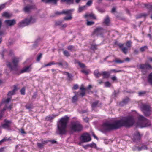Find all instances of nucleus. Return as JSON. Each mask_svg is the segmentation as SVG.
Segmentation results:
<instances>
[{
	"label": "nucleus",
	"instance_id": "nucleus-1",
	"mask_svg": "<svg viewBox=\"0 0 152 152\" xmlns=\"http://www.w3.org/2000/svg\"><path fill=\"white\" fill-rule=\"evenodd\" d=\"M135 122L134 117L132 116H129L113 123L109 121L104 123L102 125L100 130L103 133H105L110 131L118 129L123 126L129 127L132 126Z\"/></svg>",
	"mask_w": 152,
	"mask_h": 152
},
{
	"label": "nucleus",
	"instance_id": "nucleus-2",
	"mask_svg": "<svg viewBox=\"0 0 152 152\" xmlns=\"http://www.w3.org/2000/svg\"><path fill=\"white\" fill-rule=\"evenodd\" d=\"M69 121V117L65 116L61 118L57 122V133L63 135L66 132V127Z\"/></svg>",
	"mask_w": 152,
	"mask_h": 152
},
{
	"label": "nucleus",
	"instance_id": "nucleus-3",
	"mask_svg": "<svg viewBox=\"0 0 152 152\" xmlns=\"http://www.w3.org/2000/svg\"><path fill=\"white\" fill-rule=\"evenodd\" d=\"M19 61V58L15 57L12 60V63L8 62L7 64V66L9 67L11 71H18V66Z\"/></svg>",
	"mask_w": 152,
	"mask_h": 152
},
{
	"label": "nucleus",
	"instance_id": "nucleus-4",
	"mask_svg": "<svg viewBox=\"0 0 152 152\" xmlns=\"http://www.w3.org/2000/svg\"><path fill=\"white\" fill-rule=\"evenodd\" d=\"M83 126L78 121L72 122L69 126L70 130L74 132H79L82 131Z\"/></svg>",
	"mask_w": 152,
	"mask_h": 152
},
{
	"label": "nucleus",
	"instance_id": "nucleus-5",
	"mask_svg": "<svg viewBox=\"0 0 152 152\" xmlns=\"http://www.w3.org/2000/svg\"><path fill=\"white\" fill-rule=\"evenodd\" d=\"M35 21V19L31 17L28 19H26L25 20L20 22L18 24V26L20 27H23L29 24L33 23Z\"/></svg>",
	"mask_w": 152,
	"mask_h": 152
},
{
	"label": "nucleus",
	"instance_id": "nucleus-6",
	"mask_svg": "<svg viewBox=\"0 0 152 152\" xmlns=\"http://www.w3.org/2000/svg\"><path fill=\"white\" fill-rule=\"evenodd\" d=\"M137 67L139 69L142 70L141 71L143 74H145L147 72V70L152 69V66L147 63L140 64Z\"/></svg>",
	"mask_w": 152,
	"mask_h": 152
},
{
	"label": "nucleus",
	"instance_id": "nucleus-7",
	"mask_svg": "<svg viewBox=\"0 0 152 152\" xmlns=\"http://www.w3.org/2000/svg\"><path fill=\"white\" fill-rule=\"evenodd\" d=\"M141 110L146 116H148L150 114L151 107L150 105L146 104H142L140 106Z\"/></svg>",
	"mask_w": 152,
	"mask_h": 152
},
{
	"label": "nucleus",
	"instance_id": "nucleus-8",
	"mask_svg": "<svg viewBox=\"0 0 152 152\" xmlns=\"http://www.w3.org/2000/svg\"><path fill=\"white\" fill-rule=\"evenodd\" d=\"M138 119L139 121L141 123L139 126L140 128L146 127L149 124L148 121L142 115H139Z\"/></svg>",
	"mask_w": 152,
	"mask_h": 152
},
{
	"label": "nucleus",
	"instance_id": "nucleus-9",
	"mask_svg": "<svg viewBox=\"0 0 152 152\" xmlns=\"http://www.w3.org/2000/svg\"><path fill=\"white\" fill-rule=\"evenodd\" d=\"M104 29L101 27H97L92 33L93 35H102L104 33Z\"/></svg>",
	"mask_w": 152,
	"mask_h": 152
},
{
	"label": "nucleus",
	"instance_id": "nucleus-10",
	"mask_svg": "<svg viewBox=\"0 0 152 152\" xmlns=\"http://www.w3.org/2000/svg\"><path fill=\"white\" fill-rule=\"evenodd\" d=\"M36 9V7L35 5H28L25 6L23 8V11L26 13L30 12L31 10Z\"/></svg>",
	"mask_w": 152,
	"mask_h": 152
},
{
	"label": "nucleus",
	"instance_id": "nucleus-11",
	"mask_svg": "<svg viewBox=\"0 0 152 152\" xmlns=\"http://www.w3.org/2000/svg\"><path fill=\"white\" fill-rule=\"evenodd\" d=\"M80 138L83 142H88L91 140L89 134L88 133L83 134L81 136Z\"/></svg>",
	"mask_w": 152,
	"mask_h": 152
},
{
	"label": "nucleus",
	"instance_id": "nucleus-12",
	"mask_svg": "<svg viewBox=\"0 0 152 152\" xmlns=\"http://www.w3.org/2000/svg\"><path fill=\"white\" fill-rule=\"evenodd\" d=\"M4 23L7 26H11L16 24V21L15 19L6 20L4 21Z\"/></svg>",
	"mask_w": 152,
	"mask_h": 152
},
{
	"label": "nucleus",
	"instance_id": "nucleus-13",
	"mask_svg": "<svg viewBox=\"0 0 152 152\" xmlns=\"http://www.w3.org/2000/svg\"><path fill=\"white\" fill-rule=\"evenodd\" d=\"M84 17L86 19V20H89V18H91L93 19H95L96 18L95 15L92 13L85 14Z\"/></svg>",
	"mask_w": 152,
	"mask_h": 152
},
{
	"label": "nucleus",
	"instance_id": "nucleus-14",
	"mask_svg": "<svg viewBox=\"0 0 152 152\" xmlns=\"http://www.w3.org/2000/svg\"><path fill=\"white\" fill-rule=\"evenodd\" d=\"M11 123L10 121L5 120H4V123L2 125V127L5 129H8L10 127Z\"/></svg>",
	"mask_w": 152,
	"mask_h": 152
},
{
	"label": "nucleus",
	"instance_id": "nucleus-15",
	"mask_svg": "<svg viewBox=\"0 0 152 152\" xmlns=\"http://www.w3.org/2000/svg\"><path fill=\"white\" fill-rule=\"evenodd\" d=\"M56 64L58 65L59 66L64 68H66L68 66V64L63 61L60 62H56Z\"/></svg>",
	"mask_w": 152,
	"mask_h": 152
},
{
	"label": "nucleus",
	"instance_id": "nucleus-16",
	"mask_svg": "<svg viewBox=\"0 0 152 152\" xmlns=\"http://www.w3.org/2000/svg\"><path fill=\"white\" fill-rule=\"evenodd\" d=\"M103 23L106 26H109L110 24V20L109 17L107 15L104 19Z\"/></svg>",
	"mask_w": 152,
	"mask_h": 152
},
{
	"label": "nucleus",
	"instance_id": "nucleus-17",
	"mask_svg": "<svg viewBox=\"0 0 152 152\" xmlns=\"http://www.w3.org/2000/svg\"><path fill=\"white\" fill-rule=\"evenodd\" d=\"M129 98L126 97L121 102L119 103V105L121 106H124V105L127 104L129 101Z\"/></svg>",
	"mask_w": 152,
	"mask_h": 152
},
{
	"label": "nucleus",
	"instance_id": "nucleus-18",
	"mask_svg": "<svg viewBox=\"0 0 152 152\" xmlns=\"http://www.w3.org/2000/svg\"><path fill=\"white\" fill-rule=\"evenodd\" d=\"M74 10V9H71L69 10H63L62 11V13L63 14H64L67 15H70L72 12Z\"/></svg>",
	"mask_w": 152,
	"mask_h": 152
},
{
	"label": "nucleus",
	"instance_id": "nucleus-19",
	"mask_svg": "<svg viewBox=\"0 0 152 152\" xmlns=\"http://www.w3.org/2000/svg\"><path fill=\"white\" fill-rule=\"evenodd\" d=\"M30 67V66H28L23 68L20 71L18 75L25 72H28L30 71L29 69Z\"/></svg>",
	"mask_w": 152,
	"mask_h": 152
},
{
	"label": "nucleus",
	"instance_id": "nucleus-20",
	"mask_svg": "<svg viewBox=\"0 0 152 152\" xmlns=\"http://www.w3.org/2000/svg\"><path fill=\"white\" fill-rule=\"evenodd\" d=\"M102 75L103 76L104 78H108L110 74V72H107L106 71L102 72Z\"/></svg>",
	"mask_w": 152,
	"mask_h": 152
},
{
	"label": "nucleus",
	"instance_id": "nucleus-21",
	"mask_svg": "<svg viewBox=\"0 0 152 152\" xmlns=\"http://www.w3.org/2000/svg\"><path fill=\"white\" fill-rule=\"evenodd\" d=\"M48 142V141H44L42 142V143H37V145L38 147L40 149H42L43 148L44 145L46 143Z\"/></svg>",
	"mask_w": 152,
	"mask_h": 152
},
{
	"label": "nucleus",
	"instance_id": "nucleus-22",
	"mask_svg": "<svg viewBox=\"0 0 152 152\" xmlns=\"http://www.w3.org/2000/svg\"><path fill=\"white\" fill-rule=\"evenodd\" d=\"M134 139L136 140H140L141 138V137L140 134L138 132L136 133V134H134L133 137Z\"/></svg>",
	"mask_w": 152,
	"mask_h": 152
},
{
	"label": "nucleus",
	"instance_id": "nucleus-23",
	"mask_svg": "<svg viewBox=\"0 0 152 152\" xmlns=\"http://www.w3.org/2000/svg\"><path fill=\"white\" fill-rule=\"evenodd\" d=\"M102 72H99L98 70H96L94 72V74L96 78H99V77L102 75Z\"/></svg>",
	"mask_w": 152,
	"mask_h": 152
},
{
	"label": "nucleus",
	"instance_id": "nucleus-24",
	"mask_svg": "<svg viewBox=\"0 0 152 152\" xmlns=\"http://www.w3.org/2000/svg\"><path fill=\"white\" fill-rule=\"evenodd\" d=\"M42 2L45 3L52 2L54 4H56L57 3V0H41Z\"/></svg>",
	"mask_w": 152,
	"mask_h": 152
},
{
	"label": "nucleus",
	"instance_id": "nucleus-25",
	"mask_svg": "<svg viewBox=\"0 0 152 152\" xmlns=\"http://www.w3.org/2000/svg\"><path fill=\"white\" fill-rule=\"evenodd\" d=\"M148 83L152 85V72L148 75Z\"/></svg>",
	"mask_w": 152,
	"mask_h": 152
},
{
	"label": "nucleus",
	"instance_id": "nucleus-26",
	"mask_svg": "<svg viewBox=\"0 0 152 152\" xmlns=\"http://www.w3.org/2000/svg\"><path fill=\"white\" fill-rule=\"evenodd\" d=\"M147 149V147L146 145H143L141 147H136V149L139 151L142 150H146Z\"/></svg>",
	"mask_w": 152,
	"mask_h": 152
},
{
	"label": "nucleus",
	"instance_id": "nucleus-27",
	"mask_svg": "<svg viewBox=\"0 0 152 152\" xmlns=\"http://www.w3.org/2000/svg\"><path fill=\"white\" fill-rule=\"evenodd\" d=\"M148 14H145V13H141L139 14L138 15H136V18L137 19H138L140 18H141L142 17H145Z\"/></svg>",
	"mask_w": 152,
	"mask_h": 152
},
{
	"label": "nucleus",
	"instance_id": "nucleus-28",
	"mask_svg": "<svg viewBox=\"0 0 152 152\" xmlns=\"http://www.w3.org/2000/svg\"><path fill=\"white\" fill-rule=\"evenodd\" d=\"M67 49L71 51H74L76 50L74 46L70 45L67 47Z\"/></svg>",
	"mask_w": 152,
	"mask_h": 152
},
{
	"label": "nucleus",
	"instance_id": "nucleus-29",
	"mask_svg": "<svg viewBox=\"0 0 152 152\" xmlns=\"http://www.w3.org/2000/svg\"><path fill=\"white\" fill-rule=\"evenodd\" d=\"M17 90V88L16 87H14V88L12 91H10L8 92L7 95L8 96H10L13 95L15 93V92Z\"/></svg>",
	"mask_w": 152,
	"mask_h": 152
},
{
	"label": "nucleus",
	"instance_id": "nucleus-30",
	"mask_svg": "<svg viewBox=\"0 0 152 152\" xmlns=\"http://www.w3.org/2000/svg\"><path fill=\"white\" fill-rule=\"evenodd\" d=\"M56 116L53 115H49L46 118V119L48 121H50L54 118Z\"/></svg>",
	"mask_w": 152,
	"mask_h": 152
},
{
	"label": "nucleus",
	"instance_id": "nucleus-31",
	"mask_svg": "<svg viewBox=\"0 0 152 152\" xmlns=\"http://www.w3.org/2000/svg\"><path fill=\"white\" fill-rule=\"evenodd\" d=\"M124 60H121L119 59H116L115 60H113L112 62H115L117 63H122L124 62Z\"/></svg>",
	"mask_w": 152,
	"mask_h": 152
},
{
	"label": "nucleus",
	"instance_id": "nucleus-32",
	"mask_svg": "<svg viewBox=\"0 0 152 152\" xmlns=\"http://www.w3.org/2000/svg\"><path fill=\"white\" fill-rule=\"evenodd\" d=\"M62 2H66L67 4H72L73 0H61Z\"/></svg>",
	"mask_w": 152,
	"mask_h": 152
},
{
	"label": "nucleus",
	"instance_id": "nucleus-33",
	"mask_svg": "<svg viewBox=\"0 0 152 152\" xmlns=\"http://www.w3.org/2000/svg\"><path fill=\"white\" fill-rule=\"evenodd\" d=\"M86 5L79 7L78 9L79 12H82L86 9Z\"/></svg>",
	"mask_w": 152,
	"mask_h": 152
},
{
	"label": "nucleus",
	"instance_id": "nucleus-34",
	"mask_svg": "<svg viewBox=\"0 0 152 152\" xmlns=\"http://www.w3.org/2000/svg\"><path fill=\"white\" fill-rule=\"evenodd\" d=\"M98 103V101H96L92 103L91 106L92 107L93 109H94L96 108L97 106V104Z\"/></svg>",
	"mask_w": 152,
	"mask_h": 152
},
{
	"label": "nucleus",
	"instance_id": "nucleus-35",
	"mask_svg": "<svg viewBox=\"0 0 152 152\" xmlns=\"http://www.w3.org/2000/svg\"><path fill=\"white\" fill-rule=\"evenodd\" d=\"M78 98L77 96L75 95L74 96L72 99V101L73 103H75L77 101V100Z\"/></svg>",
	"mask_w": 152,
	"mask_h": 152
},
{
	"label": "nucleus",
	"instance_id": "nucleus-36",
	"mask_svg": "<svg viewBox=\"0 0 152 152\" xmlns=\"http://www.w3.org/2000/svg\"><path fill=\"white\" fill-rule=\"evenodd\" d=\"M145 6L147 9H148L152 11V5L150 4H145Z\"/></svg>",
	"mask_w": 152,
	"mask_h": 152
},
{
	"label": "nucleus",
	"instance_id": "nucleus-37",
	"mask_svg": "<svg viewBox=\"0 0 152 152\" xmlns=\"http://www.w3.org/2000/svg\"><path fill=\"white\" fill-rule=\"evenodd\" d=\"M88 20H86L87 22L86 23V24L87 26H92L94 23V22L89 21Z\"/></svg>",
	"mask_w": 152,
	"mask_h": 152
},
{
	"label": "nucleus",
	"instance_id": "nucleus-38",
	"mask_svg": "<svg viewBox=\"0 0 152 152\" xmlns=\"http://www.w3.org/2000/svg\"><path fill=\"white\" fill-rule=\"evenodd\" d=\"M63 54L65 56L67 57L70 56V54L67 50H64L63 51Z\"/></svg>",
	"mask_w": 152,
	"mask_h": 152
},
{
	"label": "nucleus",
	"instance_id": "nucleus-39",
	"mask_svg": "<svg viewBox=\"0 0 152 152\" xmlns=\"http://www.w3.org/2000/svg\"><path fill=\"white\" fill-rule=\"evenodd\" d=\"M110 74H111L112 72H121V70H117L115 69H113L110 70Z\"/></svg>",
	"mask_w": 152,
	"mask_h": 152
},
{
	"label": "nucleus",
	"instance_id": "nucleus-40",
	"mask_svg": "<svg viewBox=\"0 0 152 152\" xmlns=\"http://www.w3.org/2000/svg\"><path fill=\"white\" fill-rule=\"evenodd\" d=\"M104 85L106 87H109L110 86L111 84L109 81H107L104 83Z\"/></svg>",
	"mask_w": 152,
	"mask_h": 152
},
{
	"label": "nucleus",
	"instance_id": "nucleus-41",
	"mask_svg": "<svg viewBox=\"0 0 152 152\" xmlns=\"http://www.w3.org/2000/svg\"><path fill=\"white\" fill-rule=\"evenodd\" d=\"M146 91H142L138 93L139 95L140 96H143L146 94Z\"/></svg>",
	"mask_w": 152,
	"mask_h": 152
},
{
	"label": "nucleus",
	"instance_id": "nucleus-42",
	"mask_svg": "<svg viewBox=\"0 0 152 152\" xmlns=\"http://www.w3.org/2000/svg\"><path fill=\"white\" fill-rule=\"evenodd\" d=\"M6 110V107H4L3 110L1 111L0 114V119H1L2 117L3 114L4 113V111Z\"/></svg>",
	"mask_w": 152,
	"mask_h": 152
},
{
	"label": "nucleus",
	"instance_id": "nucleus-43",
	"mask_svg": "<svg viewBox=\"0 0 152 152\" xmlns=\"http://www.w3.org/2000/svg\"><path fill=\"white\" fill-rule=\"evenodd\" d=\"M127 48L126 47H124L121 49V50L125 54L127 53Z\"/></svg>",
	"mask_w": 152,
	"mask_h": 152
},
{
	"label": "nucleus",
	"instance_id": "nucleus-44",
	"mask_svg": "<svg viewBox=\"0 0 152 152\" xmlns=\"http://www.w3.org/2000/svg\"><path fill=\"white\" fill-rule=\"evenodd\" d=\"M147 48V47L146 46H144L143 47H141L140 48V51L142 52H143L145 51V50Z\"/></svg>",
	"mask_w": 152,
	"mask_h": 152
},
{
	"label": "nucleus",
	"instance_id": "nucleus-45",
	"mask_svg": "<svg viewBox=\"0 0 152 152\" xmlns=\"http://www.w3.org/2000/svg\"><path fill=\"white\" fill-rule=\"evenodd\" d=\"M11 98H8L6 100H4L2 102L4 103H8L10 101Z\"/></svg>",
	"mask_w": 152,
	"mask_h": 152
},
{
	"label": "nucleus",
	"instance_id": "nucleus-46",
	"mask_svg": "<svg viewBox=\"0 0 152 152\" xmlns=\"http://www.w3.org/2000/svg\"><path fill=\"white\" fill-rule=\"evenodd\" d=\"M2 16L6 17L9 18L10 17V15L7 12H4L3 13Z\"/></svg>",
	"mask_w": 152,
	"mask_h": 152
},
{
	"label": "nucleus",
	"instance_id": "nucleus-47",
	"mask_svg": "<svg viewBox=\"0 0 152 152\" xmlns=\"http://www.w3.org/2000/svg\"><path fill=\"white\" fill-rule=\"evenodd\" d=\"M7 3H5L0 5V11L5 7Z\"/></svg>",
	"mask_w": 152,
	"mask_h": 152
},
{
	"label": "nucleus",
	"instance_id": "nucleus-48",
	"mask_svg": "<svg viewBox=\"0 0 152 152\" xmlns=\"http://www.w3.org/2000/svg\"><path fill=\"white\" fill-rule=\"evenodd\" d=\"M72 17L71 15H70L68 17H65L64 18V20H70L72 18Z\"/></svg>",
	"mask_w": 152,
	"mask_h": 152
},
{
	"label": "nucleus",
	"instance_id": "nucleus-49",
	"mask_svg": "<svg viewBox=\"0 0 152 152\" xmlns=\"http://www.w3.org/2000/svg\"><path fill=\"white\" fill-rule=\"evenodd\" d=\"M88 146H89L91 147H94V148H96V145L94 143H92L90 144H88Z\"/></svg>",
	"mask_w": 152,
	"mask_h": 152
},
{
	"label": "nucleus",
	"instance_id": "nucleus-50",
	"mask_svg": "<svg viewBox=\"0 0 152 152\" xmlns=\"http://www.w3.org/2000/svg\"><path fill=\"white\" fill-rule=\"evenodd\" d=\"M25 107L26 109L30 110L32 108V106L30 104H27Z\"/></svg>",
	"mask_w": 152,
	"mask_h": 152
},
{
	"label": "nucleus",
	"instance_id": "nucleus-51",
	"mask_svg": "<svg viewBox=\"0 0 152 152\" xmlns=\"http://www.w3.org/2000/svg\"><path fill=\"white\" fill-rule=\"evenodd\" d=\"M20 93L21 94L23 95H24L25 94V88L23 87L20 90Z\"/></svg>",
	"mask_w": 152,
	"mask_h": 152
},
{
	"label": "nucleus",
	"instance_id": "nucleus-52",
	"mask_svg": "<svg viewBox=\"0 0 152 152\" xmlns=\"http://www.w3.org/2000/svg\"><path fill=\"white\" fill-rule=\"evenodd\" d=\"M42 53H40L38 56L37 58V61H39L40 60V59L42 57Z\"/></svg>",
	"mask_w": 152,
	"mask_h": 152
},
{
	"label": "nucleus",
	"instance_id": "nucleus-53",
	"mask_svg": "<svg viewBox=\"0 0 152 152\" xmlns=\"http://www.w3.org/2000/svg\"><path fill=\"white\" fill-rule=\"evenodd\" d=\"M85 91H82L81 93H80L79 95L80 96L82 97H83L85 96Z\"/></svg>",
	"mask_w": 152,
	"mask_h": 152
},
{
	"label": "nucleus",
	"instance_id": "nucleus-54",
	"mask_svg": "<svg viewBox=\"0 0 152 152\" xmlns=\"http://www.w3.org/2000/svg\"><path fill=\"white\" fill-rule=\"evenodd\" d=\"M131 43L130 41H128L126 44V46L128 48H130L131 46Z\"/></svg>",
	"mask_w": 152,
	"mask_h": 152
},
{
	"label": "nucleus",
	"instance_id": "nucleus-55",
	"mask_svg": "<svg viewBox=\"0 0 152 152\" xmlns=\"http://www.w3.org/2000/svg\"><path fill=\"white\" fill-rule=\"evenodd\" d=\"M97 45H92L91 46V48L94 50L97 49L96 47Z\"/></svg>",
	"mask_w": 152,
	"mask_h": 152
},
{
	"label": "nucleus",
	"instance_id": "nucleus-56",
	"mask_svg": "<svg viewBox=\"0 0 152 152\" xmlns=\"http://www.w3.org/2000/svg\"><path fill=\"white\" fill-rule=\"evenodd\" d=\"M78 63L79 66L80 67L84 68L86 67L85 65L84 64L80 63V62H79Z\"/></svg>",
	"mask_w": 152,
	"mask_h": 152
},
{
	"label": "nucleus",
	"instance_id": "nucleus-57",
	"mask_svg": "<svg viewBox=\"0 0 152 152\" xmlns=\"http://www.w3.org/2000/svg\"><path fill=\"white\" fill-rule=\"evenodd\" d=\"M66 73V75L68 76L69 80L73 76L72 74H69V73Z\"/></svg>",
	"mask_w": 152,
	"mask_h": 152
},
{
	"label": "nucleus",
	"instance_id": "nucleus-58",
	"mask_svg": "<svg viewBox=\"0 0 152 152\" xmlns=\"http://www.w3.org/2000/svg\"><path fill=\"white\" fill-rule=\"evenodd\" d=\"M92 1L91 0H89L88 1V2L86 3V5L88 6H91L92 4Z\"/></svg>",
	"mask_w": 152,
	"mask_h": 152
},
{
	"label": "nucleus",
	"instance_id": "nucleus-59",
	"mask_svg": "<svg viewBox=\"0 0 152 152\" xmlns=\"http://www.w3.org/2000/svg\"><path fill=\"white\" fill-rule=\"evenodd\" d=\"M8 139L6 138H5L3 139L2 140L0 141V144H1V143L6 140H7Z\"/></svg>",
	"mask_w": 152,
	"mask_h": 152
},
{
	"label": "nucleus",
	"instance_id": "nucleus-60",
	"mask_svg": "<svg viewBox=\"0 0 152 152\" xmlns=\"http://www.w3.org/2000/svg\"><path fill=\"white\" fill-rule=\"evenodd\" d=\"M116 11V9L115 7H113L111 10V12L112 13H115Z\"/></svg>",
	"mask_w": 152,
	"mask_h": 152
},
{
	"label": "nucleus",
	"instance_id": "nucleus-61",
	"mask_svg": "<svg viewBox=\"0 0 152 152\" xmlns=\"http://www.w3.org/2000/svg\"><path fill=\"white\" fill-rule=\"evenodd\" d=\"M81 72L85 74L86 75H88L89 73L88 71L85 70H82Z\"/></svg>",
	"mask_w": 152,
	"mask_h": 152
},
{
	"label": "nucleus",
	"instance_id": "nucleus-62",
	"mask_svg": "<svg viewBox=\"0 0 152 152\" xmlns=\"http://www.w3.org/2000/svg\"><path fill=\"white\" fill-rule=\"evenodd\" d=\"M39 40V39H37L36 41H35V42L36 44H34L33 45V46L34 48H35L37 46V44Z\"/></svg>",
	"mask_w": 152,
	"mask_h": 152
},
{
	"label": "nucleus",
	"instance_id": "nucleus-63",
	"mask_svg": "<svg viewBox=\"0 0 152 152\" xmlns=\"http://www.w3.org/2000/svg\"><path fill=\"white\" fill-rule=\"evenodd\" d=\"M73 88L74 90L77 89L78 88V85L77 84L74 85Z\"/></svg>",
	"mask_w": 152,
	"mask_h": 152
},
{
	"label": "nucleus",
	"instance_id": "nucleus-64",
	"mask_svg": "<svg viewBox=\"0 0 152 152\" xmlns=\"http://www.w3.org/2000/svg\"><path fill=\"white\" fill-rule=\"evenodd\" d=\"M4 147H2L0 148V152H4Z\"/></svg>",
	"mask_w": 152,
	"mask_h": 152
}]
</instances>
